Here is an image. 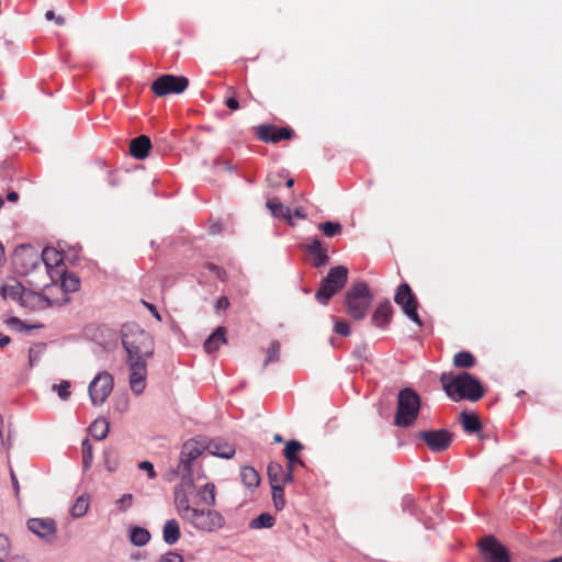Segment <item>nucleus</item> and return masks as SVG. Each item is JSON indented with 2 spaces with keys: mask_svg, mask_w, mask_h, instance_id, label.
<instances>
[{
  "mask_svg": "<svg viewBox=\"0 0 562 562\" xmlns=\"http://www.w3.org/2000/svg\"><path fill=\"white\" fill-rule=\"evenodd\" d=\"M150 148V138L146 135H140L131 140L130 154L136 159H144L148 156Z\"/></svg>",
  "mask_w": 562,
  "mask_h": 562,
  "instance_id": "nucleus-20",
  "label": "nucleus"
},
{
  "mask_svg": "<svg viewBox=\"0 0 562 562\" xmlns=\"http://www.w3.org/2000/svg\"><path fill=\"white\" fill-rule=\"evenodd\" d=\"M54 296H55V297H60V292H55V293H54Z\"/></svg>",
  "mask_w": 562,
  "mask_h": 562,
  "instance_id": "nucleus-64",
  "label": "nucleus"
},
{
  "mask_svg": "<svg viewBox=\"0 0 562 562\" xmlns=\"http://www.w3.org/2000/svg\"><path fill=\"white\" fill-rule=\"evenodd\" d=\"M257 137L266 143H279L283 139H291L293 130L290 127H277L274 125H259L256 128Z\"/></svg>",
  "mask_w": 562,
  "mask_h": 562,
  "instance_id": "nucleus-16",
  "label": "nucleus"
},
{
  "mask_svg": "<svg viewBox=\"0 0 562 562\" xmlns=\"http://www.w3.org/2000/svg\"><path fill=\"white\" fill-rule=\"evenodd\" d=\"M150 539V533L147 529L142 527H133L130 530V540L134 546H145Z\"/></svg>",
  "mask_w": 562,
  "mask_h": 562,
  "instance_id": "nucleus-32",
  "label": "nucleus"
},
{
  "mask_svg": "<svg viewBox=\"0 0 562 562\" xmlns=\"http://www.w3.org/2000/svg\"><path fill=\"white\" fill-rule=\"evenodd\" d=\"M8 324L18 330H22L25 327L24 324L18 317L9 318Z\"/></svg>",
  "mask_w": 562,
  "mask_h": 562,
  "instance_id": "nucleus-55",
  "label": "nucleus"
},
{
  "mask_svg": "<svg viewBox=\"0 0 562 562\" xmlns=\"http://www.w3.org/2000/svg\"><path fill=\"white\" fill-rule=\"evenodd\" d=\"M11 479H12V484H13L15 494L18 495L20 492V485H19L18 479L13 472H11Z\"/></svg>",
  "mask_w": 562,
  "mask_h": 562,
  "instance_id": "nucleus-56",
  "label": "nucleus"
},
{
  "mask_svg": "<svg viewBox=\"0 0 562 562\" xmlns=\"http://www.w3.org/2000/svg\"><path fill=\"white\" fill-rule=\"evenodd\" d=\"M133 496L132 494H124L119 501L117 505L122 510H126L132 506Z\"/></svg>",
  "mask_w": 562,
  "mask_h": 562,
  "instance_id": "nucleus-46",
  "label": "nucleus"
},
{
  "mask_svg": "<svg viewBox=\"0 0 562 562\" xmlns=\"http://www.w3.org/2000/svg\"><path fill=\"white\" fill-rule=\"evenodd\" d=\"M189 86L188 78L183 76L162 75L151 83V91L157 97L182 93Z\"/></svg>",
  "mask_w": 562,
  "mask_h": 562,
  "instance_id": "nucleus-10",
  "label": "nucleus"
},
{
  "mask_svg": "<svg viewBox=\"0 0 562 562\" xmlns=\"http://www.w3.org/2000/svg\"><path fill=\"white\" fill-rule=\"evenodd\" d=\"M271 490H272V501H273V505H274L276 509H278V510L283 509V507L285 505L284 486L280 485V484H273V485H271Z\"/></svg>",
  "mask_w": 562,
  "mask_h": 562,
  "instance_id": "nucleus-38",
  "label": "nucleus"
},
{
  "mask_svg": "<svg viewBox=\"0 0 562 562\" xmlns=\"http://www.w3.org/2000/svg\"><path fill=\"white\" fill-rule=\"evenodd\" d=\"M284 469L283 467L278 462H270L267 468V474L270 481V484H280V480L282 476Z\"/></svg>",
  "mask_w": 562,
  "mask_h": 562,
  "instance_id": "nucleus-36",
  "label": "nucleus"
},
{
  "mask_svg": "<svg viewBox=\"0 0 562 562\" xmlns=\"http://www.w3.org/2000/svg\"><path fill=\"white\" fill-rule=\"evenodd\" d=\"M89 497L86 495L79 496L71 507V515L76 518L85 516L89 509Z\"/></svg>",
  "mask_w": 562,
  "mask_h": 562,
  "instance_id": "nucleus-34",
  "label": "nucleus"
},
{
  "mask_svg": "<svg viewBox=\"0 0 562 562\" xmlns=\"http://www.w3.org/2000/svg\"><path fill=\"white\" fill-rule=\"evenodd\" d=\"M161 562H183V558L177 552H168L161 558Z\"/></svg>",
  "mask_w": 562,
  "mask_h": 562,
  "instance_id": "nucleus-49",
  "label": "nucleus"
},
{
  "mask_svg": "<svg viewBox=\"0 0 562 562\" xmlns=\"http://www.w3.org/2000/svg\"><path fill=\"white\" fill-rule=\"evenodd\" d=\"M138 467H139L140 470H144V471L147 472L149 479H155L156 477V472H155V469H154V465H153L151 462H149V461H142Z\"/></svg>",
  "mask_w": 562,
  "mask_h": 562,
  "instance_id": "nucleus-48",
  "label": "nucleus"
},
{
  "mask_svg": "<svg viewBox=\"0 0 562 562\" xmlns=\"http://www.w3.org/2000/svg\"><path fill=\"white\" fill-rule=\"evenodd\" d=\"M80 279L75 273L61 272L60 284H45L43 299L49 306H61L70 301L69 293L78 291Z\"/></svg>",
  "mask_w": 562,
  "mask_h": 562,
  "instance_id": "nucleus-7",
  "label": "nucleus"
},
{
  "mask_svg": "<svg viewBox=\"0 0 562 562\" xmlns=\"http://www.w3.org/2000/svg\"><path fill=\"white\" fill-rule=\"evenodd\" d=\"M41 257V267L44 266L46 273L50 274L53 269L59 268L63 265L64 256L61 252L52 247L43 249Z\"/></svg>",
  "mask_w": 562,
  "mask_h": 562,
  "instance_id": "nucleus-18",
  "label": "nucleus"
},
{
  "mask_svg": "<svg viewBox=\"0 0 562 562\" xmlns=\"http://www.w3.org/2000/svg\"><path fill=\"white\" fill-rule=\"evenodd\" d=\"M114 379L106 371L98 373L90 382L88 391L94 406L102 405L113 391Z\"/></svg>",
  "mask_w": 562,
  "mask_h": 562,
  "instance_id": "nucleus-11",
  "label": "nucleus"
},
{
  "mask_svg": "<svg viewBox=\"0 0 562 562\" xmlns=\"http://www.w3.org/2000/svg\"><path fill=\"white\" fill-rule=\"evenodd\" d=\"M12 265L16 273L29 276L37 268H41V257L34 247L22 245L15 248L12 255Z\"/></svg>",
  "mask_w": 562,
  "mask_h": 562,
  "instance_id": "nucleus-9",
  "label": "nucleus"
},
{
  "mask_svg": "<svg viewBox=\"0 0 562 562\" xmlns=\"http://www.w3.org/2000/svg\"><path fill=\"white\" fill-rule=\"evenodd\" d=\"M109 429V422L105 418H98L89 427V432L94 439L102 440L108 436Z\"/></svg>",
  "mask_w": 562,
  "mask_h": 562,
  "instance_id": "nucleus-29",
  "label": "nucleus"
},
{
  "mask_svg": "<svg viewBox=\"0 0 562 562\" xmlns=\"http://www.w3.org/2000/svg\"><path fill=\"white\" fill-rule=\"evenodd\" d=\"M142 304L153 314V316L157 321L161 322V316H160L159 312L157 311V308H156V306L154 304L148 303V302H146L144 300L142 301Z\"/></svg>",
  "mask_w": 562,
  "mask_h": 562,
  "instance_id": "nucleus-51",
  "label": "nucleus"
},
{
  "mask_svg": "<svg viewBox=\"0 0 562 562\" xmlns=\"http://www.w3.org/2000/svg\"><path fill=\"white\" fill-rule=\"evenodd\" d=\"M8 548H9V539L5 536L0 535V555H7Z\"/></svg>",
  "mask_w": 562,
  "mask_h": 562,
  "instance_id": "nucleus-53",
  "label": "nucleus"
},
{
  "mask_svg": "<svg viewBox=\"0 0 562 562\" xmlns=\"http://www.w3.org/2000/svg\"><path fill=\"white\" fill-rule=\"evenodd\" d=\"M24 291V286L16 280H12L1 288L2 296L12 300H21Z\"/></svg>",
  "mask_w": 562,
  "mask_h": 562,
  "instance_id": "nucleus-28",
  "label": "nucleus"
},
{
  "mask_svg": "<svg viewBox=\"0 0 562 562\" xmlns=\"http://www.w3.org/2000/svg\"><path fill=\"white\" fill-rule=\"evenodd\" d=\"M460 423L468 434L477 432L482 428L481 420L474 413L462 412L460 414Z\"/></svg>",
  "mask_w": 562,
  "mask_h": 562,
  "instance_id": "nucleus-26",
  "label": "nucleus"
},
{
  "mask_svg": "<svg viewBox=\"0 0 562 562\" xmlns=\"http://www.w3.org/2000/svg\"><path fill=\"white\" fill-rule=\"evenodd\" d=\"M7 200L9 202H16L19 200V194L15 191H11L7 194Z\"/></svg>",
  "mask_w": 562,
  "mask_h": 562,
  "instance_id": "nucleus-59",
  "label": "nucleus"
},
{
  "mask_svg": "<svg viewBox=\"0 0 562 562\" xmlns=\"http://www.w3.org/2000/svg\"><path fill=\"white\" fill-rule=\"evenodd\" d=\"M266 204L274 217L282 218L286 221L290 225H294V223L292 222L290 209L284 206L278 198L268 199Z\"/></svg>",
  "mask_w": 562,
  "mask_h": 562,
  "instance_id": "nucleus-24",
  "label": "nucleus"
},
{
  "mask_svg": "<svg viewBox=\"0 0 562 562\" xmlns=\"http://www.w3.org/2000/svg\"><path fill=\"white\" fill-rule=\"evenodd\" d=\"M394 301L400 305L405 315L418 326H422V319L417 313L418 302L407 283H402L394 295Z\"/></svg>",
  "mask_w": 562,
  "mask_h": 562,
  "instance_id": "nucleus-13",
  "label": "nucleus"
},
{
  "mask_svg": "<svg viewBox=\"0 0 562 562\" xmlns=\"http://www.w3.org/2000/svg\"><path fill=\"white\" fill-rule=\"evenodd\" d=\"M348 281V269L344 266L331 268L327 276L322 280L315 299L321 304L326 305L329 300L342 290Z\"/></svg>",
  "mask_w": 562,
  "mask_h": 562,
  "instance_id": "nucleus-8",
  "label": "nucleus"
},
{
  "mask_svg": "<svg viewBox=\"0 0 562 562\" xmlns=\"http://www.w3.org/2000/svg\"><path fill=\"white\" fill-rule=\"evenodd\" d=\"M281 344L278 340H273L268 350L263 366L267 367L270 363L277 362L280 359Z\"/></svg>",
  "mask_w": 562,
  "mask_h": 562,
  "instance_id": "nucleus-39",
  "label": "nucleus"
},
{
  "mask_svg": "<svg viewBox=\"0 0 562 562\" xmlns=\"http://www.w3.org/2000/svg\"><path fill=\"white\" fill-rule=\"evenodd\" d=\"M431 452L440 453L448 450L453 441V434L447 429L423 430L417 434Z\"/></svg>",
  "mask_w": 562,
  "mask_h": 562,
  "instance_id": "nucleus-14",
  "label": "nucleus"
},
{
  "mask_svg": "<svg viewBox=\"0 0 562 562\" xmlns=\"http://www.w3.org/2000/svg\"><path fill=\"white\" fill-rule=\"evenodd\" d=\"M318 229L322 231L326 237H334L341 234L342 226L338 222H324L318 225Z\"/></svg>",
  "mask_w": 562,
  "mask_h": 562,
  "instance_id": "nucleus-37",
  "label": "nucleus"
},
{
  "mask_svg": "<svg viewBox=\"0 0 562 562\" xmlns=\"http://www.w3.org/2000/svg\"><path fill=\"white\" fill-rule=\"evenodd\" d=\"M334 329L335 333L341 336H348L350 334L349 324L345 321H336Z\"/></svg>",
  "mask_w": 562,
  "mask_h": 562,
  "instance_id": "nucleus-44",
  "label": "nucleus"
},
{
  "mask_svg": "<svg viewBox=\"0 0 562 562\" xmlns=\"http://www.w3.org/2000/svg\"><path fill=\"white\" fill-rule=\"evenodd\" d=\"M207 268H209L212 272H214V273H215V276H216L220 280H222V281H224V280H225V278H226V272H225L221 267H218V266H216V265H214V263H209V265H207Z\"/></svg>",
  "mask_w": 562,
  "mask_h": 562,
  "instance_id": "nucleus-50",
  "label": "nucleus"
},
{
  "mask_svg": "<svg viewBox=\"0 0 562 562\" xmlns=\"http://www.w3.org/2000/svg\"><path fill=\"white\" fill-rule=\"evenodd\" d=\"M392 315L393 307L390 301H385L379 304L378 307L375 308L371 317V323L376 327L384 328L391 322Z\"/></svg>",
  "mask_w": 562,
  "mask_h": 562,
  "instance_id": "nucleus-19",
  "label": "nucleus"
},
{
  "mask_svg": "<svg viewBox=\"0 0 562 562\" xmlns=\"http://www.w3.org/2000/svg\"><path fill=\"white\" fill-rule=\"evenodd\" d=\"M274 525V518L268 514L262 513L255 519H252L249 524L250 528L252 529H260V528H271Z\"/></svg>",
  "mask_w": 562,
  "mask_h": 562,
  "instance_id": "nucleus-35",
  "label": "nucleus"
},
{
  "mask_svg": "<svg viewBox=\"0 0 562 562\" xmlns=\"http://www.w3.org/2000/svg\"><path fill=\"white\" fill-rule=\"evenodd\" d=\"M440 381L447 395L456 402L460 400L476 402L484 394L480 381L468 372L459 373L454 378L442 374Z\"/></svg>",
  "mask_w": 562,
  "mask_h": 562,
  "instance_id": "nucleus-3",
  "label": "nucleus"
},
{
  "mask_svg": "<svg viewBox=\"0 0 562 562\" xmlns=\"http://www.w3.org/2000/svg\"><path fill=\"white\" fill-rule=\"evenodd\" d=\"M229 95L225 99L226 106L232 111H237L239 109V102L236 98V91L233 87L228 88Z\"/></svg>",
  "mask_w": 562,
  "mask_h": 562,
  "instance_id": "nucleus-43",
  "label": "nucleus"
},
{
  "mask_svg": "<svg viewBox=\"0 0 562 562\" xmlns=\"http://www.w3.org/2000/svg\"><path fill=\"white\" fill-rule=\"evenodd\" d=\"M479 547L484 562H512L508 549L492 535L483 537Z\"/></svg>",
  "mask_w": 562,
  "mask_h": 562,
  "instance_id": "nucleus-12",
  "label": "nucleus"
},
{
  "mask_svg": "<svg viewBox=\"0 0 562 562\" xmlns=\"http://www.w3.org/2000/svg\"><path fill=\"white\" fill-rule=\"evenodd\" d=\"M294 471H295V469L286 467V469H284V471L282 473L281 480H280V485L283 486L285 483H291L294 477Z\"/></svg>",
  "mask_w": 562,
  "mask_h": 562,
  "instance_id": "nucleus-45",
  "label": "nucleus"
},
{
  "mask_svg": "<svg viewBox=\"0 0 562 562\" xmlns=\"http://www.w3.org/2000/svg\"><path fill=\"white\" fill-rule=\"evenodd\" d=\"M27 528L43 540L52 541L56 536V525L53 519L31 518Z\"/></svg>",
  "mask_w": 562,
  "mask_h": 562,
  "instance_id": "nucleus-17",
  "label": "nucleus"
},
{
  "mask_svg": "<svg viewBox=\"0 0 562 562\" xmlns=\"http://www.w3.org/2000/svg\"><path fill=\"white\" fill-rule=\"evenodd\" d=\"M229 306V301L226 296H221L216 302V311L226 310Z\"/></svg>",
  "mask_w": 562,
  "mask_h": 562,
  "instance_id": "nucleus-54",
  "label": "nucleus"
},
{
  "mask_svg": "<svg viewBox=\"0 0 562 562\" xmlns=\"http://www.w3.org/2000/svg\"><path fill=\"white\" fill-rule=\"evenodd\" d=\"M372 302V294L366 282L351 285L345 294L347 314L355 321H362Z\"/></svg>",
  "mask_w": 562,
  "mask_h": 562,
  "instance_id": "nucleus-6",
  "label": "nucleus"
},
{
  "mask_svg": "<svg viewBox=\"0 0 562 562\" xmlns=\"http://www.w3.org/2000/svg\"><path fill=\"white\" fill-rule=\"evenodd\" d=\"M284 178L283 173L282 172H279V173H270L268 177H267V181L268 183L273 187V188H277V187H280L281 184V180Z\"/></svg>",
  "mask_w": 562,
  "mask_h": 562,
  "instance_id": "nucleus-47",
  "label": "nucleus"
},
{
  "mask_svg": "<svg viewBox=\"0 0 562 562\" xmlns=\"http://www.w3.org/2000/svg\"><path fill=\"white\" fill-rule=\"evenodd\" d=\"M181 532L176 519H169L164 526L162 537L168 544H173L180 539Z\"/></svg>",
  "mask_w": 562,
  "mask_h": 562,
  "instance_id": "nucleus-27",
  "label": "nucleus"
},
{
  "mask_svg": "<svg viewBox=\"0 0 562 562\" xmlns=\"http://www.w3.org/2000/svg\"><path fill=\"white\" fill-rule=\"evenodd\" d=\"M3 426H4V419H3V417L0 415V448H1V447H4V439H3V435H2Z\"/></svg>",
  "mask_w": 562,
  "mask_h": 562,
  "instance_id": "nucleus-57",
  "label": "nucleus"
},
{
  "mask_svg": "<svg viewBox=\"0 0 562 562\" xmlns=\"http://www.w3.org/2000/svg\"><path fill=\"white\" fill-rule=\"evenodd\" d=\"M122 344L127 355V360L147 361L155 350L151 335L136 323H127L122 327Z\"/></svg>",
  "mask_w": 562,
  "mask_h": 562,
  "instance_id": "nucleus-2",
  "label": "nucleus"
},
{
  "mask_svg": "<svg viewBox=\"0 0 562 562\" xmlns=\"http://www.w3.org/2000/svg\"><path fill=\"white\" fill-rule=\"evenodd\" d=\"M420 396L411 387L402 389L397 394L394 425L400 428L412 427L419 415Z\"/></svg>",
  "mask_w": 562,
  "mask_h": 562,
  "instance_id": "nucleus-5",
  "label": "nucleus"
},
{
  "mask_svg": "<svg viewBox=\"0 0 562 562\" xmlns=\"http://www.w3.org/2000/svg\"><path fill=\"white\" fill-rule=\"evenodd\" d=\"M294 215L299 216V217H304L305 215L301 212V210L296 209L294 211Z\"/></svg>",
  "mask_w": 562,
  "mask_h": 562,
  "instance_id": "nucleus-62",
  "label": "nucleus"
},
{
  "mask_svg": "<svg viewBox=\"0 0 562 562\" xmlns=\"http://www.w3.org/2000/svg\"><path fill=\"white\" fill-rule=\"evenodd\" d=\"M92 460H93L92 446H91L89 439H85L82 441V464L86 470L91 467Z\"/></svg>",
  "mask_w": 562,
  "mask_h": 562,
  "instance_id": "nucleus-40",
  "label": "nucleus"
},
{
  "mask_svg": "<svg viewBox=\"0 0 562 562\" xmlns=\"http://www.w3.org/2000/svg\"><path fill=\"white\" fill-rule=\"evenodd\" d=\"M45 18L48 20V21H55L56 24L58 25H63L65 23V20L64 18L61 16H56L55 12L53 10H48L46 11L45 13Z\"/></svg>",
  "mask_w": 562,
  "mask_h": 562,
  "instance_id": "nucleus-52",
  "label": "nucleus"
},
{
  "mask_svg": "<svg viewBox=\"0 0 562 562\" xmlns=\"http://www.w3.org/2000/svg\"><path fill=\"white\" fill-rule=\"evenodd\" d=\"M191 488H175V504L180 518L194 529L213 532L225 525L223 515L214 509H199L190 506L188 493Z\"/></svg>",
  "mask_w": 562,
  "mask_h": 562,
  "instance_id": "nucleus-1",
  "label": "nucleus"
},
{
  "mask_svg": "<svg viewBox=\"0 0 562 562\" xmlns=\"http://www.w3.org/2000/svg\"><path fill=\"white\" fill-rule=\"evenodd\" d=\"M45 348H46V346L44 344H40V345H36V346L30 348L29 359H30L31 366H34L37 361H40L41 356L45 351Z\"/></svg>",
  "mask_w": 562,
  "mask_h": 562,
  "instance_id": "nucleus-41",
  "label": "nucleus"
},
{
  "mask_svg": "<svg viewBox=\"0 0 562 562\" xmlns=\"http://www.w3.org/2000/svg\"><path fill=\"white\" fill-rule=\"evenodd\" d=\"M206 450V441L189 439L182 445L177 470L170 472V479L180 476L181 482L177 487L192 488L194 485L192 462Z\"/></svg>",
  "mask_w": 562,
  "mask_h": 562,
  "instance_id": "nucleus-4",
  "label": "nucleus"
},
{
  "mask_svg": "<svg viewBox=\"0 0 562 562\" xmlns=\"http://www.w3.org/2000/svg\"><path fill=\"white\" fill-rule=\"evenodd\" d=\"M5 557H7V555H0V562H5V561H4V558H5Z\"/></svg>",
  "mask_w": 562,
  "mask_h": 562,
  "instance_id": "nucleus-63",
  "label": "nucleus"
},
{
  "mask_svg": "<svg viewBox=\"0 0 562 562\" xmlns=\"http://www.w3.org/2000/svg\"><path fill=\"white\" fill-rule=\"evenodd\" d=\"M11 339L9 336L7 335H1L0 336V348H3L5 346H8L10 344Z\"/></svg>",
  "mask_w": 562,
  "mask_h": 562,
  "instance_id": "nucleus-58",
  "label": "nucleus"
},
{
  "mask_svg": "<svg viewBox=\"0 0 562 562\" xmlns=\"http://www.w3.org/2000/svg\"><path fill=\"white\" fill-rule=\"evenodd\" d=\"M306 249L313 257L315 267L318 268L328 262L329 257L327 255V250L322 246V243L317 238L308 239V244H306Z\"/></svg>",
  "mask_w": 562,
  "mask_h": 562,
  "instance_id": "nucleus-23",
  "label": "nucleus"
},
{
  "mask_svg": "<svg viewBox=\"0 0 562 562\" xmlns=\"http://www.w3.org/2000/svg\"><path fill=\"white\" fill-rule=\"evenodd\" d=\"M147 361L127 360L130 366V386L135 394H142L146 386Z\"/></svg>",
  "mask_w": 562,
  "mask_h": 562,
  "instance_id": "nucleus-15",
  "label": "nucleus"
},
{
  "mask_svg": "<svg viewBox=\"0 0 562 562\" xmlns=\"http://www.w3.org/2000/svg\"><path fill=\"white\" fill-rule=\"evenodd\" d=\"M206 451L215 457L231 459L234 457L236 450L233 445L215 439L206 442Z\"/></svg>",
  "mask_w": 562,
  "mask_h": 562,
  "instance_id": "nucleus-21",
  "label": "nucleus"
},
{
  "mask_svg": "<svg viewBox=\"0 0 562 562\" xmlns=\"http://www.w3.org/2000/svg\"><path fill=\"white\" fill-rule=\"evenodd\" d=\"M273 440H274L276 442H282V440H283V439H282V436H281V435L276 434V435H274V437H273Z\"/></svg>",
  "mask_w": 562,
  "mask_h": 562,
  "instance_id": "nucleus-60",
  "label": "nucleus"
},
{
  "mask_svg": "<svg viewBox=\"0 0 562 562\" xmlns=\"http://www.w3.org/2000/svg\"><path fill=\"white\" fill-rule=\"evenodd\" d=\"M476 360L474 356L469 351H460L453 357V366L457 368H472Z\"/></svg>",
  "mask_w": 562,
  "mask_h": 562,
  "instance_id": "nucleus-33",
  "label": "nucleus"
},
{
  "mask_svg": "<svg viewBox=\"0 0 562 562\" xmlns=\"http://www.w3.org/2000/svg\"><path fill=\"white\" fill-rule=\"evenodd\" d=\"M225 327H217L214 333L205 340L204 349L207 353L216 351L220 346L226 344Z\"/></svg>",
  "mask_w": 562,
  "mask_h": 562,
  "instance_id": "nucleus-25",
  "label": "nucleus"
},
{
  "mask_svg": "<svg viewBox=\"0 0 562 562\" xmlns=\"http://www.w3.org/2000/svg\"><path fill=\"white\" fill-rule=\"evenodd\" d=\"M200 501L207 505L214 506L216 504V487L213 483H206L200 487L198 492Z\"/></svg>",
  "mask_w": 562,
  "mask_h": 562,
  "instance_id": "nucleus-30",
  "label": "nucleus"
},
{
  "mask_svg": "<svg viewBox=\"0 0 562 562\" xmlns=\"http://www.w3.org/2000/svg\"><path fill=\"white\" fill-rule=\"evenodd\" d=\"M303 449V445L296 440H290L285 443L284 457L286 459V467L296 469L297 467L304 468V462L300 459L297 453Z\"/></svg>",
  "mask_w": 562,
  "mask_h": 562,
  "instance_id": "nucleus-22",
  "label": "nucleus"
},
{
  "mask_svg": "<svg viewBox=\"0 0 562 562\" xmlns=\"http://www.w3.org/2000/svg\"><path fill=\"white\" fill-rule=\"evenodd\" d=\"M240 477L244 485L249 488L257 487L260 483L258 472L251 467H243L240 469Z\"/></svg>",
  "mask_w": 562,
  "mask_h": 562,
  "instance_id": "nucleus-31",
  "label": "nucleus"
},
{
  "mask_svg": "<svg viewBox=\"0 0 562 562\" xmlns=\"http://www.w3.org/2000/svg\"><path fill=\"white\" fill-rule=\"evenodd\" d=\"M70 382L69 381H61L59 384H54L53 389L57 391L58 396L66 401L70 396Z\"/></svg>",
  "mask_w": 562,
  "mask_h": 562,
  "instance_id": "nucleus-42",
  "label": "nucleus"
},
{
  "mask_svg": "<svg viewBox=\"0 0 562 562\" xmlns=\"http://www.w3.org/2000/svg\"><path fill=\"white\" fill-rule=\"evenodd\" d=\"M293 184H294V180H293L292 178H289V179L286 180V187H288V188H291V187H293Z\"/></svg>",
  "mask_w": 562,
  "mask_h": 562,
  "instance_id": "nucleus-61",
  "label": "nucleus"
}]
</instances>
